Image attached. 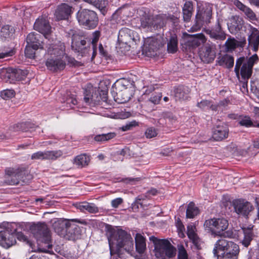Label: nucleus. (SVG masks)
Instances as JSON below:
<instances>
[{"mask_svg": "<svg viewBox=\"0 0 259 259\" xmlns=\"http://www.w3.org/2000/svg\"><path fill=\"white\" fill-rule=\"evenodd\" d=\"M232 241H228L225 239H221L218 240L214 244V247L213 249V253L215 257L218 259L219 255L221 254L220 252H224L228 250L230 247V243H232Z\"/></svg>", "mask_w": 259, "mask_h": 259, "instance_id": "24", "label": "nucleus"}, {"mask_svg": "<svg viewBox=\"0 0 259 259\" xmlns=\"http://www.w3.org/2000/svg\"><path fill=\"white\" fill-rule=\"evenodd\" d=\"M217 62L220 66L225 67L228 68H232L234 65L233 57L228 54L220 56L217 59Z\"/></svg>", "mask_w": 259, "mask_h": 259, "instance_id": "29", "label": "nucleus"}, {"mask_svg": "<svg viewBox=\"0 0 259 259\" xmlns=\"http://www.w3.org/2000/svg\"><path fill=\"white\" fill-rule=\"evenodd\" d=\"M68 229L67 232L66 239L75 240L80 236L79 228Z\"/></svg>", "mask_w": 259, "mask_h": 259, "instance_id": "43", "label": "nucleus"}, {"mask_svg": "<svg viewBox=\"0 0 259 259\" xmlns=\"http://www.w3.org/2000/svg\"><path fill=\"white\" fill-rule=\"evenodd\" d=\"M239 123L241 125L246 127L255 126V125L253 124L252 121L251 120L250 118L248 116H245L244 117L242 118L239 121Z\"/></svg>", "mask_w": 259, "mask_h": 259, "instance_id": "53", "label": "nucleus"}, {"mask_svg": "<svg viewBox=\"0 0 259 259\" xmlns=\"http://www.w3.org/2000/svg\"><path fill=\"white\" fill-rule=\"evenodd\" d=\"M227 220L224 218H213L205 221L204 227H228Z\"/></svg>", "mask_w": 259, "mask_h": 259, "instance_id": "28", "label": "nucleus"}, {"mask_svg": "<svg viewBox=\"0 0 259 259\" xmlns=\"http://www.w3.org/2000/svg\"><path fill=\"white\" fill-rule=\"evenodd\" d=\"M212 15V8L209 5H206L199 10L195 17L196 26L192 28L194 30L200 29L204 24H209Z\"/></svg>", "mask_w": 259, "mask_h": 259, "instance_id": "11", "label": "nucleus"}, {"mask_svg": "<svg viewBox=\"0 0 259 259\" xmlns=\"http://www.w3.org/2000/svg\"><path fill=\"white\" fill-rule=\"evenodd\" d=\"M139 15L141 18V27L147 31H153L163 28L169 20L168 17L165 14L157 15L154 17L150 18L145 12L140 11Z\"/></svg>", "mask_w": 259, "mask_h": 259, "instance_id": "4", "label": "nucleus"}, {"mask_svg": "<svg viewBox=\"0 0 259 259\" xmlns=\"http://www.w3.org/2000/svg\"><path fill=\"white\" fill-rule=\"evenodd\" d=\"M14 54V51L11 50L6 52H0V59L5 58L6 57L12 56Z\"/></svg>", "mask_w": 259, "mask_h": 259, "instance_id": "64", "label": "nucleus"}, {"mask_svg": "<svg viewBox=\"0 0 259 259\" xmlns=\"http://www.w3.org/2000/svg\"><path fill=\"white\" fill-rule=\"evenodd\" d=\"M13 233H14L15 239H16V237L18 239V240L20 241H22L23 242H25L27 241V238L26 235L24 234L23 233L20 231H18L17 229H15L14 231H12Z\"/></svg>", "mask_w": 259, "mask_h": 259, "instance_id": "54", "label": "nucleus"}, {"mask_svg": "<svg viewBox=\"0 0 259 259\" xmlns=\"http://www.w3.org/2000/svg\"><path fill=\"white\" fill-rule=\"evenodd\" d=\"M47 51L49 57L47 58L46 65L47 68L52 71L63 70L66 65L63 60L64 55L65 46L64 44L49 45Z\"/></svg>", "mask_w": 259, "mask_h": 259, "instance_id": "1", "label": "nucleus"}, {"mask_svg": "<svg viewBox=\"0 0 259 259\" xmlns=\"http://www.w3.org/2000/svg\"><path fill=\"white\" fill-rule=\"evenodd\" d=\"M77 19L79 23L87 29H93L98 24L97 14L88 9L79 11L77 14Z\"/></svg>", "mask_w": 259, "mask_h": 259, "instance_id": "8", "label": "nucleus"}, {"mask_svg": "<svg viewBox=\"0 0 259 259\" xmlns=\"http://www.w3.org/2000/svg\"><path fill=\"white\" fill-rule=\"evenodd\" d=\"M77 208L81 211H87L90 213H97L99 211L98 207L94 203L82 202L79 203Z\"/></svg>", "mask_w": 259, "mask_h": 259, "instance_id": "33", "label": "nucleus"}, {"mask_svg": "<svg viewBox=\"0 0 259 259\" xmlns=\"http://www.w3.org/2000/svg\"><path fill=\"white\" fill-rule=\"evenodd\" d=\"M6 183L9 185H17L25 182L26 171L21 169L9 168L6 169Z\"/></svg>", "mask_w": 259, "mask_h": 259, "instance_id": "10", "label": "nucleus"}, {"mask_svg": "<svg viewBox=\"0 0 259 259\" xmlns=\"http://www.w3.org/2000/svg\"><path fill=\"white\" fill-rule=\"evenodd\" d=\"M140 179L139 178H125L123 179L122 181L125 183L131 184L132 185L136 184L137 182H139L140 181Z\"/></svg>", "mask_w": 259, "mask_h": 259, "instance_id": "62", "label": "nucleus"}, {"mask_svg": "<svg viewBox=\"0 0 259 259\" xmlns=\"http://www.w3.org/2000/svg\"><path fill=\"white\" fill-rule=\"evenodd\" d=\"M136 248L139 253L144 252L146 248L145 238L140 234H137L135 237Z\"/></svg>", "mask_w": 259, "mask_h": 259, "instance_id": "31", "label": "nucleus"}, {"mask_svg": "<svg viewBox=\"0 0 259 259\" xmlns=\"http://www.w3.org/2000/svg\"><path fill=\"white\" fill-rule=\"evenodd\" d=\"M48 39L41 40V35L34 32L30 33L27 36V45H31L34 49H44V45H48Z\"/></svg>", "mask_w": 259, "mask_h": 259, "instance_id": "17", "label": "nucleus"}, {"mask_svg": "<svg viewBox=\"0 0 259 259\" xmlns=\"http://www.w3.org/2000/svg\"><path fill=\"white\" fill-rule=\"evenodd\" d=\"M53 227H70L71 225H76V223L80 224L82 225H89L84 220L79 219H54L52 220Z\"/></svg>", "mask_w": 259, "mask_h": 259, "instance_id": "18", "label": "nucleus"}, {"mask_svg": "<svg viewBox=\"0 0 259 259\" xmlns=\"http://www.w3.org/2000/svg\"><path fill=\"white\" fill-rule=\"evenodd\" d=\"M29 231L38 243L45 245L42 248L38 249L39 251L47 252L48 249L52 248V240L48 228H29Z\"/></svg>", "mask_w": 259, "mask_h": 259, "instance_id": "6", "label": "nucleus"}, {"mask_svg": "<svg viewBox=\"0 0 259 259\" xmlns=\"http://www.w3.org/2000/svg\"><path fill=\"white\" fill-rule=\"evenodd\" d=\"M234 4L240 11L244 12L246 17L251 21L256 20V16L254 13L248 7L243 4L238 0H235Z\"/></svg>", "mask_w": 259, "mask_h": 259, "instance_id": "27", "label": "nucleus"}, {"mask_svg": "<svg viewBox=\"0 0 259 259\" xmlns=\"http://www.w3.org/2000/svg\"><path fill=\"white\" fill-rule=\"evenodd\" d=\"M226 252H221L218 259H238L240 252L238 245L233 242Z\"/></svg>", "mask_w": 259, "mask_h": 259, "instance_id": "19", "label": "nucleus"}, {"mask_svg": "<svg viewBox=\"0 0 259 259\" xmlns=\"http://www.w3.org/2000/svg\"><path fill=\"white\" fill-rule=\"evenodd\" d=\"M234 206L236 213L243 216H247L253 208L249 202L241 200L235 201L234 202Z\"/></svg>", "mask_w": 259, "mask_h": 259, "instance_id": "20", "label": "nucleus"}, {"mask_svg": "<svg viewBox=\"0 0 259 259\" xmlns=\"http://www.w3.org/2000/svg\"><path fill=\"white\" fill-rule=\"evenodd\" d=\"M161 94L159 93L156 95H152L149 99V101L154 105L158 104L161 98Z\"/></svg>", "mask_w": 259, "mask_h": 259, "instance_id": "59", "label": "nucleus"}, {"mask_svg": "<svg viewBox=\"0 0 259 259\" xmlns=\"http://www.w3.org/2000/svg\"><path fill=\"white\" fill-rule=\"evenodd\" d=\"M187 235L189 238L192 240L194 243L197 242V235L193 228H188Z\"/></svg>", "mask_w": 259, "mask_h": 259, "instance_id": "55", "label": "nucleus"}, {"mask_svg": "<svg viewBox=\"0 0 259 259\" xmlns=\"http://www.w3.org/2000/svg\"><path fill=\"white\" fill-rule=\"evenodd\" d=\"M243 24V19L238 16L230 17L227 23L228 29L232 34L237 33L242 28Z\"/></svg>", "mask_w": 259, "mask_h": 259, "instance_id": "21", "label": "nucleus"}, {"mask_svg": "<svg viewBox=\"0 0 259 259\" xmlns=\"http://www.w3.org/2000/svg\"><path fill=\"white\" fill-rule=\"evenodd\" d=\"M106 235L110 249L116 245L118 249L125 247V249L133 247L134 242L130 234L118 228H107Z\"/></svg>", "mask_w": 259, "mask_h": 259, "instance_id": "2", "label": "nucleus"}, {"mask_svg": "<svg viewBox=\"0 0 259 259\" xmlns=\"http://www.w3.org/2000/svg\"><path fill=\"white\" fill-rule=\"evenodd\" d=\"M15 30L13 27L9 25L3 26L1 30L0 35L2 39L5 40L11 38L14 33Z\"/></svg>", "mask_w": 259, "mask_h": 259, "instance_id": "38", "label": "nucleus"}, {"mask_svg": "<svg viewBox=\"0 0 259 259\" xmlns=\"http://www.w3.org/2000/svg\"><path fill=\"white\" fill-rule=\"evenodd\" d=\"M90 158L86 154L77 156L74 159V164L79 167L87 165L90 162Z\"/></svg>", "mask_w": 259, "mask_h": 259, "instance_id": "39", "label": "nucleus"}, {"mask_svg": "<svg viewBox=\"0 0 259 259\" xmlns=\"http://www.w3.org/2000/svg\"><path fill=\"white\" fill-rule=\"evenodd\" d=\"M206 32L211 38L219 40H224L226 39V34L223 31L220 20H217V24L211 30H206Z\"/></svg>", "mask_w": 259, "mask_h": 259, "instance_id": "25", "label": "nucleus"}, {"mask_svg": "<svg viewBox=\"0 0 259 259\" xmlns=\"http://www.w3.org/2000/svg\"><path fill=\"white\" fill-rule=\"evenodd\" d=\"M157 135V130L153 127H148L145 133V135L147 138H152Z\"/></svg>", "mask_w": 259, "mask_h": 259, "instance_id": "51", "label": "nucleus"}, {"mask_svg": "<svg viewBox=\"0 0 259 259\" xmlns=\"http://www.w3.org/2000/svg\"><path fill=\"white\" fill-rule=\"evenodd\" d=\"M165 39L161 35L147 38L145 41V48L150 52H154L165 44Z\"/></svg>", "mask_w": 259, "mask_h": 259, "instance_id": "16", "label": "nucleus"}, {"mask_svg": "<svg viewBox=\"0 0 259 259\" xmlns=\"http://www.w3.org/2000/svg\"><path fill=\"white\" fill-rule=\"evenodd\" d=\"M118 41L120 44L130 46L132 44H137L140 41L138 34L127 28H122L119 32Z\"/></svg>", "mask_w": 259, "mask_h": 259, "instance_id": "9", "label": "nucleus"}, {"mask_svg": "<svg viewBox=\"0 0 259 259\" xmlns=\"http://www.w3.org/2000/svg\"><path fill=\"white\" fill-rule=\"evenodd\" d=\"M229 130L226 125H218L213 132L212 138L215 141H222L228 137Z\"/></svg>", "mask_w": 259, "mask_h": 259, "instance_id": "26", "label": "nucleus"}, {"mask_svg": "<svg viewBox=\"0 0 259 259\" xmlns=\"http://www.w3.org/2000/svg\"><path fill=\"white\" fill-rule=\"evenodd\" d=\"M150 240L154 244L155 255L161 259H169L176 255V249L167 239H159L152 236Z\"/></svg>", "mask_w": 259, "mask_h": 259, "instance_id": "3", "label": "nucleus"}, {"mask_svg": "<svg viewBox=\"0 0 259 259\" xmlns=\"http://www.w3.org/2000/svg\"><path fill=\"white\" fill-rule=\"evenodd\" d=\"M15 94L13 90L7 89L1 92V97L4 100H8L14 97Z\"/></svg>", "mask_w": 259, "mask_h": 259, "instance_id": "49", "label": "nucleus"}, {"mask_svg": "<svg viewBox=\"0 0 259 259\" xmlns=\"http://www.w3.org/2000/svg\"><path fill=\"white\" fill-rule=\"evenodd\" d=\"M116 90L115 100L118 103L122 104L128 102L133 96L132 84L128 80L122 79L119 80Z\"/></svg>", "mask_w": 259, "mask_h": 259, "instance_id": "7", "label": "nucleus"}, {"mask_svg": "<svg viewBox=\"0 0 259 259\" xmlns=\"http://www.w3.org/2000/svg\"><path fill=\"white\" fill-rule=\"evenodd\" d=\"M71 13V7L66 4H62L56 10L55 16L58 20H65L68 18Z\"/></svg>", "mask_w": 259, "mask_h": 259, "instance_id": "22", "label": "nucleus"}, {"mask_svg": "<svg viewBox=\"0 0 259 259\" xmlns=\"http://www.w3.org/2000/svg\"><path fill=\"white\" fill-rule=\"evenodd\" d=\"M133 9L128 6H125L119 9L116 13L117 14L119 15L121 17H129L133 15V12H131Z\"/></svg>", "mask_w": 259, "mask_h": 259, "instance_id": "42", "label": "nucleus"}, {"mask_svg": "<svg viewBox=\"0 0 259 259\" xmlns=\"http://www.w3.org/2000/svg\"><path fill=\"white\" fill-rule=\"evenodd\" d=\"M257 56L254 54L248 59L240 57L236 61L234 71L237 77L239 78L240 74L244 80L248 79L252 72V67L257 60Z\"/></svg>", "mask_w": 259, "mask_h": 259, "instance_id": "5", "label": "nucleus"}, {"mask_svg": "<svg viewBox=\"0 0 259 259\" xmlns=\"http://www.w3.org/2000/svg\"><path fill=\"white\" fill-rule=\"evenodd\" d=\"M199 213V208L195 205L193 202H190L186 210V218L189 219L194 218Z\"/></svg>", "mask_w": 259, "mask_h": 259, "instance_id": "36", "label": "nucleus"}, {"mask_svg": "<svg viewBox=\"0 0 259 259\" xmlns=\"http://www.w3.org/2000/svg\"><path fill=\"white\" fill-rule=\"evenodd\" d=\"M101 97L99 96V93L97 91L93 92L92 95H86L84 98V100L88 104L93 103L96 104L99 103Z\"/></svg>", "mask_w": 259, "mask_h": 259, "instance_id": "40", "label": "nucleus"}, {"mask_svg": "<svg viewBox=\"0 0 259 259\" xmlns=\"http://www.w3.org/2000/svg\"><path fill=\"white\" fill-rule=\"evenodd\" d=\"M0 77L6 82H13V68H2L0 70Z\"/></svg>", "mask_w": 259, "mask_h": 259, "instance_id": "35", "label": "nucleus"}, {"mask_svg": "<svg viewBox=\"0 0 259 259\" xmlns=\"http://www.w3.org/2000/svg\"><path fill=\"white\" fill-rule=\"evenodd\" d=\"M226 48L228 50H234L238 46L237 41L234 38H229L225 43Z\"/></svg>", "mask_w": 259, "mask_h": 259, "instance_id": "52", "label": "nucleus"}, {"mask_svg": "<svg viewBox=\"0 0 259 259\" xmlns=\"http://www.w3.org/2000/svg\"><path fill=\"white\" fill-rule=\"evenodd\" d=\"M83 1L90 4L99 9H103L107 4L106 0H82Z\"/></svg>", "mask_w": 259, "mask_h": 259, "instance_id": "46", "label": "nucleus"}, {"mask_svg": "<svg viewBox=\"0 0 259 259\" xmlns=\"http://www.w3.org/2000/svg\"><path fill=\"white\" fill-rule=\"evenodd\" d=\"M176 101L186 100L189 97V91L187 88L179 87L174 91V96Z\"/></svg>", "mask_w": 259, "mask_h": 259, "instance_id": "30", "label": "nucleus"}, {"mask_svg": "<svg viewBox=\"0 0 259 259\" xmlns=\"http://www.w3.org/2000/svg\"><path fill=\"white\" fill-rule=\"evenodd\" d=\"M26 75V72L20 69L13 68V81L24 80Z\"/></svg>", "mask_w": 259, "mask_h": 259, "instance_id": "44", "label": "nucleus"}, {"mask_svg": "<svg viewBox=\"0 0 259 259\" xmlns=\"http://www.w3.org/2000/svg\"><path fill=\"white\" fill-rule=\"evenodd\" d=\"M63 155L61 150L38 151L33 153L31 159L35 160H55Z\"/></svg>", "mask_w": 259, "mask_h": 259, "instance_id": "13", "label": "nucleus"}, {"mask_svg": "<svg viewBox=\"0 0 259 259\" xmlns=\"http://www.w3.org/2000/svg\"><path fill=\"white\" fill-rule=\"evenodd\" d=\"M34 28L42 34L46 40L50 41L51 27L47 19L44 18H38L34 24Z\"/></svg>", "mask_w": 259, "mask_h": 259, "instance_id": "14", "label": "nucleus"}, {"mask_svg": "<svg viewBox=\"0 0 259 259\" xmlns=\"http://www.w3.org/2000/svg\"><path fill=\"white\" fill-rule=\"evenodd\" d=\"M38 49H34L31 45H27L25 50V54L28 58H34L35 57V50Z\"/></svg>", "mask_w": 259, "mask_h": 259, "instance_id": "50", "label": "nucleus"}, {"mask_svg": "<svg viewBox=\"0 0 259 259\" xmlns=\"http://www.w3.org/2000/svg\"><path fill=\"white\" fill-rule=\"evenodd\" d=\"M210 232L214 236L234 238L236 236L231 228H211Z\"/></svg>", "mask_w": 259, "mask_h": 259, "instance_id": "23", "label": "nucleus"}, {"mask_svg": "<svg viewBox=\"0 0 259 259\" xmlns=\"http://www.w3.org/2000/svg\"><path fill=\"white\" fill-rule=\"evenodd\" d=\"M193 7L191 2H186L183 8V19L185 21H190L193 13Z\"/></svg>", "mask_w": 259, "mask_h": 259, "instance_id": "32", "label": "nucleus"}, {"mask_svg": "<svg viewBox=\"0 0 259 259\" xmlns=\"http://www.w3.org/2000/svg\"><path fill=\"white\" fill-rule=\"evenodd\" d=\"M242 229L244 234V238L242 241V243L245 247H248L253 236L252 228H242Z\"/></svg>", "mask_w": 259, "mask_h": 259, "instance_id": "34", "label": "nucleus"}, {"mask_svg": "<svg viewBox=\"0 0 259 259\" xmlns=\"http://www.w3.org/2000/svg\"><path fill=\"white\" fill-rule=\"evenodd\" d=\"M138 125V122L135 120L132 121L126 125L123 126L121 129L123 131H126L131 130L133 127Z\"/></svg>", "mask_w": 259, "mask_h": 259, "instance_id": "60", "label": "nucleus"}, {"mask_svg": "<svg viewBox=\"0 0 259 259\" xmlns=\"http://www.w3.org/2000/svg\"><path fill=\"white\" fill-rule=\"evenodd\" d=\"M178 259H188V255L186 250L185 249L184 246L182 244L178 245Z\"/></svg>", "mask_w": 259, "mask_h": 259, "instance_id": "48", "label": "nucleus"}, {"mask_svg": "<svg viewBox=\"0 0 259 259\" xmlns=\"http://www.w3.org/2000/svg\"><path fill=\"white\" fill-rule=\"evenodd\" d=\"M210 106V102L208 100H203L200 102H198L197 106L202 109H205Z\"/></svg>", "mask_w": 259, "mask_h": 259, "instance_id": "61", "label": "nucleus"}, {"mask_svg": "<svg viewBox=\"0 0 259 259\" xmlns=\"http://www.w3.org/2000/svg\"><path fill=\"white\" fill-rule=\"evenodd\" d=\"M198 37H193L190 40L188 41L189 45L192 46V48H196L200 45V41H204V36L202 34H200Z\"/></svg>", "mask_w": 259, "mask_h": 259, "instance_id": "47", "label": "nucleus"}, {"mask_svg": "<svg viewBox=\"0 0 259 259\" xmlns=\"http://www.w3.org/2000/svg\"><path fill=\"white\" fill-rule=\"evenodd\" d=\"M178 39L175 35L171 36L167 43V51L169 53H175L178 50Z\"/></svg>", "mask_w": 259, "mask_h": 259, "instance_id": "41", "label": "nucleus"}, {"mask_svg": "<svg viewBox=\"0 0 259 259\" xmlns=\"http://www.w3.org/2000/svg\"><path fill=\"white\" fill-rule=\"evenodd\" d=\"M163 115V117L170 123H173L177 120L176 117L170 112L164 113Z\"/></svg>", "mask_w": 259, "mask_h": 259, "instance_id": "58", "label": "nucleus"}, {"mask_svg": "<svg viewBox=\"0 0 259 259\" xmlns=\"http://www.w3.org/2000/svg\"><path fill=\"white\" fill-rule=\"evenodd\" d=\"M216 46L212 42H206L204 44L199 51V56L201 60L206 63L212 62L216 56Z\"/></svg>", "mask_w": 259, "mask_h": 259, "instance_id": "12", "label": "nucleus"}, {"mask_svg": "<svg viewBox=\"0 0 259 259\" xmlns=\"http://www.w3.org/2000/svg\"><path fill=\"white\" fill-rule=\"evenodd\" d=\"M68 229H74L73 228H55V231L59 236L66 238L67 232Z\"/></svg>", "mask_w": 259, "mask_h": 259, "instance_id": "57", "label": "nucleus"}, {"mask_svg": "<svg viewBox=\"0 0 259 259\" xmlns=\"http://www.w3.org/2000/svg\"><path fill=\"white\" fill-rule=\"evenodd\" d=\"M99 36H100V32L99 31H95V32H94L93 38H92V45L93 50V57H94L95 56V55H96L95 48L96 46L97 41H98Z\"/></svg>", "mask_w": 259, "mask_h": 259, "instance_id": "56", "label": "nucleus"}, {"mask_svg": "<svg viewBox=\"0 0 259 259\" xmlns=\"http://www.w3.org/2000/svg\"><path fill=\"white\" fill-rule=\"evenodd\" d=\"M16 243V240L15 239L14 233L12 232V230L7 229L4 231H0V245L3 247L8 249Z\"/></svg>", "mask_w": 259, "mask_h": 259, "instance_id": "15", "label": "nucleus"}, {"mask_svg": "<svg viewBox=\"0 0 259 259\" xmlns=\"http://www.w3.org/2000/svg\"><path fill=\"white\" fill-rule=\"evenodd\" d=\"M248 44L252 49L256 52L258 50L259 46V34L258 33H252L248 36Z\"/></svg>", "mask_w": 259, "mask_h": 259, "instance_id": "37", "label": "nucleus"}, {"mask_svg": "<svg viewBox=\"0 0 259 259\" xmlns=\"http://www.w3.org/2000/svg\"><path fill=\"white\" fill-rule=\"evenodd\" d=\"M116 134L114 133H109L106 134L98 135L95 137L94 139L97 142H105L114 138Z\"/></svg>", "mask_w": 259, "mask_h": 259, "instance_id": "45", "label": "nucleus"}, {"mask_svg": "<svg viewBox=\"0 0 259 259\" xmlns=\"http://www.w3.org/2000/svg\"><path fill=\"white\" fill-rule=\"evenodd\" d=\"M123 202V199L121 198H117L111 201V205L114 208H117Z\"/></svg>", "mask_w": 259, "mask_h": 259, "instance_id": "63", "label": "nucleus"}]
</instances>
